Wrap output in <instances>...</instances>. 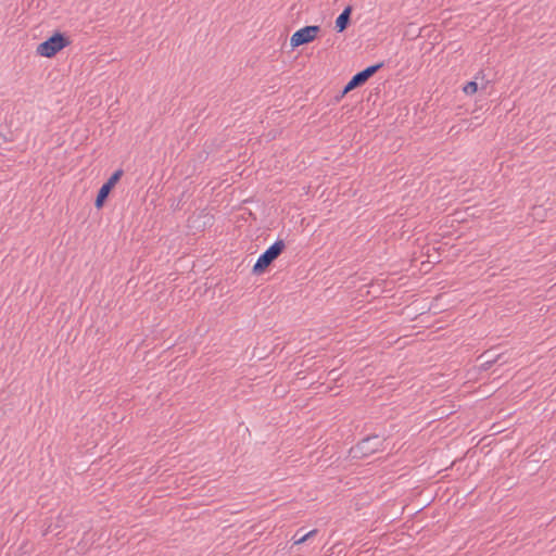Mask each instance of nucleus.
<instances>
[{"mask_svg": "<svg viewBox=\"0 0 556 556\" xmlns=\"http://www.w3.org/2000/svg\"><path fill=\"white\" fill-rule=\"evenodd\" d=\"M384 66L383 62L376 63L374 65L367 66L363 71L356 73L351 79L357 87H361L367 83V80L372 77L379 70Z\"/></svg>", "mask_w": 556, "mask_h": 556, "instance_id": "6", "label": "nucleus"}, {"mask_svg": "<svg viewBox=\"0 0 556 556\" xmlns=\"http://www.w3.org/2000/svg\"><path fill=\"white\" fill-rule=\"evenodd\" d=\"M358 88L352 79L349 80V83L344 86L343 90L341 91L340 96L337 97V100H340L343 98L348 92Z\"/></svg>", "mask_w": 556, "mask_h": 556, "instance_id": "10", "label": "nucleus"}, {"mask_svg": "<svg viewBox=\"0 0 556 556\" xmlns=\"http://www.w3.org/2000/svg\"><path fill=\"white\" fill-rule=\"evenodd\" d=\"M316 532H317V530H312V531H309V532H308V533H306V534L299 535V538H298V534H299V533H296V534L294 535V539H295V540H294V544H300V543L305 542L308 538H311L312 535H314Z\"/></svg>", "mask_w": 556, "mask_h": 556, "instance_id": "12", "label": "nucleus"}, {"mask_svg": "<svg viewBox=\"0 0 556 556\" xmlns=\"http://www.w3.org/2000/svg\"><path fill=\"white\" fill-rule=\"evenodd\" d=\"M481 74H482V72L478 73V75L475 77V80L469 81V83H467V84L464 86L463 90H464V92H465L466 94L471 96V94H473V93H476V92L478 91V81H477V80L479 79V76H480Z\"/></svg>", "mask_w": 556, "mask_h": 556, "instance_id": "9", "label": "nucleus"}, {"mask_svg": "<svg viewBox=\"0 0 556 556\" xmlns=\"http://www.w3.org/2000/svg\"><path fill=\"white\" fill-rule=\"evenodd\" d=\"M70 45L71 39L65 33L55 31L52 36L37 46L36 53L40 56L53 58Z\"/></svg>", "mask_w": 556, "mask_h": 556, "instance_id": "1", "label": "nucleus"}, {"mask_svg": "<svg viewBox=\"0 0 556 556\" xmlns=\"http://www.w3.org/2000/svg\"><path fill=\"white\" fill-rule=\"evenodd\" d=\"M285 248V241L278 239L274 244H271L258 256L256 263L252 268V273L255 275L263 274L269 267V265L280 256Z\"/></svg>", "mask_w": 556, "mask_h": 556, "instance_id": "2", "label": "nucleus"}, {"mask_svg": "<svg viewBox=\"0 0 556 556\" xmlns=\"http://www.w3.org/2000/svg\"><path fill=\"white\" fill-rule=\"evenodd\" d=\"M501 354L494 355L491 351H485L479 357L482 359L481 368L483 370L490 369L495 363H497L501 359Z\"/></svg>", "mask_w": 556, "mask_h": 556, "instance_id": "8", "label": "nucleus"}, {"mask_svg": "<svg viewBox=\"0 0 556 556\" xmlns=\"http://www.w3.org/2000/svg\"><path fill=\"white\" fill-rule=\"evenodd\" d=\"M384 440H381L379 435L372 434L362 439L350 451L353 458H364L372 455L377 451L382 448Z\"/></svg>", "mask_w": 556, "mask_h": 556, "instance_id": "3", "label": "nucleus"}, {"mask_svg": "<svg viewBox=\"0 0 556 556\" xmlns=\"http://www.w3.org/2000/svg\"><path fill=\"white\" fill-rule=\"evenodd\" d=\"M328 377L332 380V381H336L339 377V374H338V370L337 369H332L328 372Z\"/></svg>", "mask_w": 556, "mask_h": 556, "instance_id": "13", "label": "nucleus"}, {"mask_svg": "<svg viewBox=\"0 0 556 556\" xmlns=\"http://www.w3.org/2000/svg\"><path fill=\"white\" fill-rule=\"evenodd\" d=\"M352 10H353V8L351 5H348L337 17L334 27L338 33H342L349 27V25L351 23Z\"/></svg>", "mask_w": 556, "mask_h": 556, "instance_id": "7", "label": "nucleus"}, {"mask_svg": "<svg viewBox=\"0 0 556 556\" xmlns=\"http://www.w3.org/2000/svg\"><path fill=\"white\" fill-rule=\"evenodd\" d=\"M124 172L122 168L116 169L110 178L101 186L99 189L96 200H94V206L97 208L103 207L104 203L106 202L111 191L115 187V185L121 180Z\"/></svg>", "mask_w": 556, "mask_h": 556, "instance_id": "4", "label": "nucleus"}, {"mask_svg": "<svg viewBox=\"0 0 556 556\" xmlns=\"http://www.w3.org/2000/svg\"><path fill=\"white\" fill-rule=\"evenodd\" d=\"M490 81L489 80H485V84H482V89H485L486 88V85L489 84Z\"/></svg>", "mask_w": 556, "mask_h": 556, "instance_id": "14", "label": "nucleus"}, {"mask_svg": "<svg viewBox=\"0 0 556 556\" xmlns=\"http://www.w3.org/2000/svg\"><path fill=\"white\" fill-rule=\"evenodd\" d=\"M320 31V26L318 25H308L296 30L290 39V45L292 48L307 45L315 40L318 33Z\"/></svg>", "mask_w": 556, "mask_h": 556, "instance_id": "5", "label": "nucleus"}, {"mask_svg": "<svg viewBox=\"0 0 556 556\" xmlns=\"http://www.w3.org/2000/svg\"><path fill=\"white\" fill-rule=\"evenodd\" d=\"M358 88L352 79L349 80V83L344 86L343 90L341 91L340 96L337 97V100H340L343 98L348 92Z\"/></svg>", "mask_w": 556, "mask_h": 556, "instance_id": "11", "label": "nucleus"}]
</instances>
